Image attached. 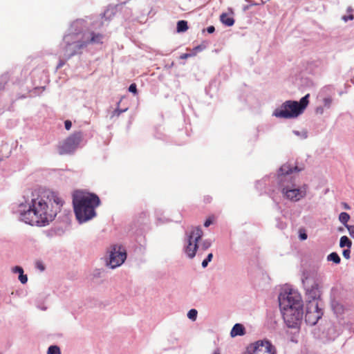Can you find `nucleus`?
<instances>
[{"label":"nucleus","instance_id":"obj_25","mask_svg":"<svg viewBox=\"0 0 354 354\" xmlns=\"http://www.w3.org/2000/svg\"><path fill=\"white\" fill-rule=\"evenodd\" d=\"M129 91L134 94H137V86L136 84H131L129 87Z\"/></svg>","mask_w":354,"mask_h":354},{"label":"nucleus","instance_id":"obj_39","mask_svg":"<svg viewBox=\"0 0 354 354\" xmlns=\"http://www.w3.org/2000/svg\"><path fill=\"white\" fill-rule=\"evenodd\" d=\"M210 199L211 198L209 197H207V198H204V201L206 203H209V202H210Z\"/></svg>","mask_w":354,"mask_h":354},{"label":"nucleus","instance_id":"obj_20","mask_svg":"<svg viewBox=\"0 0 354 354\" xmlns=\"http://www.w3.org/2000/svg\"><path fill=\"white\" fill-rule=\"evenodd\" d=\"M197 314H198V312L195 309H191L188 313H187V317H189V319L194 321L196 320V317H197Z\"/></svg>","mask_w":354,"mask_h":354},{"label":"nucleus","instance_id":"obj_37","mask_svg":"<svg viewBox=\"0 0 354 354\" xmlns=\"http://www.w3.org/2000/svg\"><path fill=\"white\" fill-rule=\"evenodd\" d=\"M299 237L301 240H305L307 239V234L306 233L300 234Z\"/></svg>","mask_w":354,"mask_h":354},{"label":"nucleus","instance_id":"obj_24","mask_svg":"<svg viewBox=\"0 0 354 354\" xmlns=\"http://www.w3.org/2000/svg\"><path fill=\"white\" fill-rule=\"evenodd\" d=\"M67 60L68 59H66L65 55H64L63 58L59 59V62L57 64V68H62L65 64V63Z\"/></svg>","mask_w":354,"mask_h":354},{"label":"nucleus","instance_id":"obj_28","mask_svg":"<svg viewBox=\"0 0 354 354\" xmlns=\"http://www.w3.org/2000/svg\"><path fill=\"white\" fill-rule=\"evenodd\" d=\"M350 254H351L350 248H347V249L344 250L342 252L344 257L346 258V259H348L350 258Z\"/></svg>","mask_w":354,"mask_h":354},{"label":"nucleus","instance_id":"obj_22","mask_svg":"<svg viewBox=\"0 0 354 354\" xmlns=\"http://www.w3.org/2000/svg\"><path fill=\"white\" fill-rule=\"evenodd\" d=\"M212 257H213V254H212V253H209V254L207 255V258L203 261V262H202V266H203V268L207 267V265H208V263H209V262H210V261H212Z\"/></svg>","mask_w":354,"mask_h":354},{"label":"nucleus","instance_id":"obj_8","mask_svg":"<svg viewBox=\"0 0 354 354\" xmlns=\"http://www.w3.org/2000/svg\"><path fill=\"white\" fill-rule=\"evenodd\" d=\"M82 140V133L75 132L66 138L58 145V151L60 155L73 153L79 146Z\"/></svg>","mask_w":354,"mask_h":354},{"label":"nucleus","instance_id":"obj_7","mask_svg":"<svg viewBox=\"0 0 354 354\" xmlns=\"http://www.w3.org/2000/svg\"><path fill=\"white\" fill-rule=\"evenodd\" d=\"M186 245L184 248V252L190 259H193L199 248L201 241V248L203 250H207L212 245L209 239L202 240L203 232L201 227H193L189 232L187 234Z\"/></svg>","mask_w":354,"mask_h":354},{"label":"nucleus","instance_id":"obj_15","mask_svg":"<svg viewBox=\"0 0 354 354\" xmlns=\"http://www.w3.org/2000/svg\"><path fill=\"white\" fill-rule=\"evenodd\" d=\"M177 32H183L188 30L187 22L185 20L178 21L177 23Z\"/></svg>","mask_w":354,"mask_h":354},{"label":"nucleus","instance_id":"obj_38","mask_svg":"<svg viewBox=\"0 0 354 354\" xmlns=\"http://www.w3.org/2000/svg\"><path fill=\"white\" fill-rule=\"evenodd\" d=\"M342 206L344 207V208L345 209H351L350 206L346 203H342Z\"/></svg>","mask_w":354,"mask_h":354},{"label":"nucleus","instance_id":"obj_32","mask_svg":"<svg viewBox=\"0 0 354 354\" xmlns=\"http://www.w3.org/2000/svg\"><path fill=\"white\" fill-rule=\"evenodd\" d=\"M36 267L41 271H43L45 269L44 266L43 265L42 262H41V261L36 262Z\"/></svg>","mask_w":354,"mask_h":354},{"label":"nucleus","instance_id":"obj_10","mask_svg":"<svg viewBox=\"0 0 354 354\" xmlns=\"http://www.w3.org/2000/svg\"><path fill=\"white\" fill-rule=\"evenodd\" d=\"M275 348L267 340L257 341L248 347L244 354H274Z\"/></svg>","mask_w":354,"mask_h":354},{"label":"nucleus","instance_id":"obj_17","mask_svg":"<svg viewBox=\"0 0 354 354\" xmlns=\"http://www.w3.org/2000/svg\"><path fill=\"white\" fill-rule=\"evenodd\" d=\"M327 260L333 261L335 263H340V257L336 252H332L327 257Z\"/></svg>","mask_w":354,"mask_h":354},{"label":"nucleus","instance_id":"obj_36","mask_svg":"<svg viewBox=\"0 0 354 354\" xmlns=\"http://www.w3.org/2000/svg\"><path fill=\"white\" fill-rule=\"evenodd\" d=\"M212 221L211 219L208 218L207 219L205 223H204V226L205 227H209L211 224H212Z\"/></svg>","mask_w":354,"mask_h":354},{"label":"nucleus","instance_id":"obj_13","mask_svg":"<svg viewBox=\"0 0 354 354\" xmlns=\"http://www.w3.org/2000/svg\"><path fill=\"white\" fill-rule=\"evenodd\" d=\"M245 333V328L241 324H236L230 333L232 337H236L237 335H243Z\"/></svg>","mask_w":354,"mask_h":354},{"label":"nucleus","instance_id":"obj_27","mask_svg":"<svg viewBox=\"0 0 354 354\" xmlns=\"http://www.w3.org/2000/svg\"><path fill=\"white\" fill-rule=\"evenodd\" d=\"M332 103V99L330 97H326L324 99V104L325 106L330 107Z\"/></svg>","mask_w":354,"mask_h":354},{"label":"nucleus","instance_id":"obj_40","mask_svg":"<svg viewBox=\"0 0 354 354\" xmlns=\"http://www.w3.org/2000/svg\"><path fill=\"white\" fill-rule=\"evenodd\" d=\"M214 354H221L218 350H216L214 352Z\"/></svg>","mask_w":354,"mask_h":354},{"label":"nucleus","instance_id":"obj_34","mask_svg":"<svg viewBox=\"0 0 354 354\" xmlns=\"http://www.w3.org/2000/svg\"><path fill=\"white\" fill-rule=\"evenodd\" d=\"M192 56L191 54H189V53H183L182 55H180V59H187L188 57H190Z\"/></svg>","mask_w":354,"mask_h":354},{"label":"nucleus","instance_id":"obj_9","mask_svg":"<svg viewBox=\"0 0 354 354\" xmlns=\"http://www.w3.org/2000/svg\"><path fill=\"white\" fill-rule=\"evenodd\" d=\"M109 252V265L111 268H115L122 265L127 258L125 249L119 245L111 246Z\"/></svg>","mask_w":354,"mask_h":354},{"label":"nucleus","instance_id":"obj_12","mask_svg":"<svg viewBox=\"0 0 354 354\" xmlns=\"http://www.w3.org/2000/svg\"><path fill=\"white\" fill-rule=\"evenodd\" d=\"M306 296L308 299V302L318 301V299L320 297V291L317 284L312 286L310 288H308L306 290Z\"/></svg>","mask_w":354,"mask_h":354},{"label":"nucleus","instance_id":"obj_3","mask_svg":"<svg viewBox=\"0 0 354 354\" xmlns=\"http://www.w3.org/2000/svg\"><path fill=\"white\" fill-rule=\"evenodd\" d=\"M104 37L102 33L88 30L66 35L64 37L65 43L64 52L66 59L82 53V50L89 44H102Z\"/></svg>","mask_w":354,"mask_h":354},{"label":"nucleus","instance_id":"obj_16","mask_svg":"<svg viewBox=\"0 0 354 354\" xmlns=\"http://www.w3.org/2000/svg\"><path fill=\"white\" fill-rule=\"evenodd\" d=\"M351 245L352 242L346 236H343L341 237L339 241V246L341 248L347 247V248H351Z\"/></svg>","mask_w":354,"mask_h":354},{"label":"nucleus","instance_id":"obj_19","mask_svg":"<svg viewBox=\"0 0 354 354\" xmlns=\"http://www.w3.org/2000/svg\"><path fill=\"white\" fill-rule=\"evenodd\" d=\"M47 354H61L60 349L57 346H50L48 349Z\"/></svg>","mask_w":354,"mask_h":354},{"label":"nucleus","instance_id":"obj_30","mask_svg":"<svg viewBox=\"0 0 354 354\" xmlns=\"http://www.w3.org/2000/svg\"><path fill=\"white\" fill-rule=\"evenodd\" d=\"M19 279L22 283H26L28 281L27 276L24 275L23 274H19Z\"/></svg>","mask_w":354,"mask_h":354},{"label":"nucleus","instance_id":"obj_6","mask_svg":"<svg viewBox=\"0 0 354 354\" xmlns=\"http://www.w3.org/2000/svg\"><path fill=\"white\" fill-rule=\"evenodd\" d=\"M310 94H306L299 102L287 100L279 108L274 110L273 115L281 118H295L303 113L309 103Z\"/></svg>","mask_w":354,"mask_h":354},{"label":"nucleus","instance_id":"obj_1","mask_svg":"<svg viewBox=\"0 0 354 354\" xmlns=\"http://www.w3.org/2000/svg\"><path fill=\"white\" fill-rule=\"evenodd\" d=\"M63 204L62 199L54 192L46 198L32 199L29 209L21 214V219L30 225L44 226L54 220Z\"/></svg>","mask_w":354,"mask_h":354},{"label":"nucleus","instance_id":"obj_18","mask_svg":"<svg viewBox=\"0 0 354 354\" xmlns=\"http://www.w3.org/2000/svg\"><path fill=\"white\" fill-rule=\"evenodd\" d=\"M350 219V216L348 213L346 212H342L339 216V221L344 224V225H346L348 221H349Z\"/></svg>","mask_w":354,"mask_h":354},{"label":"nucleus","instance_id":"obj_5","mask_svg":"<svg viewBox=\"0 0 354 354\" xmlns=\"http://www.w3.org/2000/svg\"><path fill=\"white\" fill-rule=\"evenodd\" d=\"M293 168L288 164L283 165L279 171L277 180L281 191L285 198L298 201L306 194L305 187L296 188L293 178L290 176Z\"/></svg>","mask_w":354,"mask_h":354},{"label":"nucleus","instance_id":"obj_11","mask_svg":"<svg viewBox=\"0 0 354 354\" xmlns=\"http://www.w3.org/2000/svg\"><path fill=\"white\" fill-rule=\"evenodd\" d=\"M323 313L319 308L318 301L308 302L306 304L305 320L310 325H315L322 317Z\"/></svg>","mask_w":354,"mask_h":354},{"label":"nucleus","instance_id":"obj_21","mask_svg":"<svg viewBox=\"0 0 354 354\" xmlns=\"http://www.w3.org/2000/svg\"><path fill=\"white\" fill-rule=\"evenodd\" d=\"M348 12H351L348 15H344L342 17V19L344 21H347L348 20H353L354 17H353V15L352 14V12H353V9L351 8H348Z\"/></svg>","mask_w":354,"mask_h":354},{"label":"nucleus","instance_id":"obj_35","mask_svg":"<svg viewBox=\"0 0 354 354\" xmlns=\"http://www.w3.org/2000/svg\"><path fill=\"white\" fill-rule=\"evenodd\" d=\"M215 30V28L213 26L207 27V31L208 33H213Z\"/></svg>","mask_w":354,"mask_h":354},{"label":"nucleus","instance_id":"obj_4","mask_svg":"<svg viewBox=\"0 0 354 354\" xmlns=\"http://www.w3.org/2000/svg\"><path fill=\"white\" fill-rule=\"evenodd\" d=\"M100 200L94 194L76 191L73 195V204L75 216L80 223L86 222L95 216V208Z\"/></svg>","mask_w":354,"mask_h":354},{"label":"nucleus","instance_id":"obj_31","mask_svg":"<svg viewBox=\"0 0 354 354\" xmlns=\"http://www.w3.org/2000/svg\"><path fill=\"white\" fill-rule=\"evenodd\" d=\"M127 109H125L124 110H121V109H116L114 112H113V115H116V116H119L122 113L124 112L127 111Z\"/></svg>","mask_w":354,"mask_h":354},{"label":"nucleus","instance_id":"obj_14","mask_svg":"<svg viewBox=\"0 0 354 354\" xmlns=\"http://www.w3.org/2000/svg\"><path fill=\"white\" fill-rule=\"evenodd\" d=\"M220 19L223 24L227 26H232L234 24V19L226 13H223L220 17Z\"/></svg>","mask_w":354,"mask_h":354},{"label":"nucleus","instance_id":"obj_2","mask_svg":"<svg viewBox=\"0 0 354 354\" xmlns=\"http://www.w3.org/2000/svg\"><path fill=\"white\" fill-rule=\"evenodd\" d=\"M279 306L283 318L288 328H297L302 319L303 310L300 295L290 289L279 295Z\"/></svg>","mask_w":354,"mask_h":354},{"label":"nucleus","instance_id":"obj_33","mask_svg":"<svg viewBox=\"0 0 354 354\" xmlns=\"http://www.w3.org/2000/svg\"><path fill=\"white\" fill-rule=\"evenodd\" d=\"M65 128L66 130H69L71 128L72 122L70 120H66L64 122Z\"/></svg>","mask_w":354,"mask_h":354},{"label":"nucleus","instance_id":"obj_29","mask_svg":"<svg viewBox=\"0 0 354 354\" xmlns=\"http://www.w3.org/2000/svg\"><path fill=\"white\" fill-rule=\"evenodd\" d=\"M12 271L15 273H19V274H23L24 272V270L22 269V268L19 267V266H15L12 268Z\"/></svg>","mask_w":354,"mask_h":354},{"label":"nucleus","instance_id":"obj_26","mask_svg":"<svg viewBox=\"0 0 354 354\" xmlns=\"http://www.w3.org/2000/svg\"><path fill=\"white\" fill-rule=\"evenodd\" d=\"M350 236L354 239V225H346Z\"/></svg>","mask_w":354,"mask_h":354},{"label":"nucleus","instance_id":"obj_23","mask_svg":"<svg viewBox=\"0 0 354 354\" xmlns=\"http://www.w3.org/2000/svg\"><path fill=\"white\" fill-rule=\"evenodd\" d=\"M333 309L336 313H342L344 310L343 306L339 304L334 305Z\"/></svg>","mask_w":354,"mask_h":354}]
</instances>
